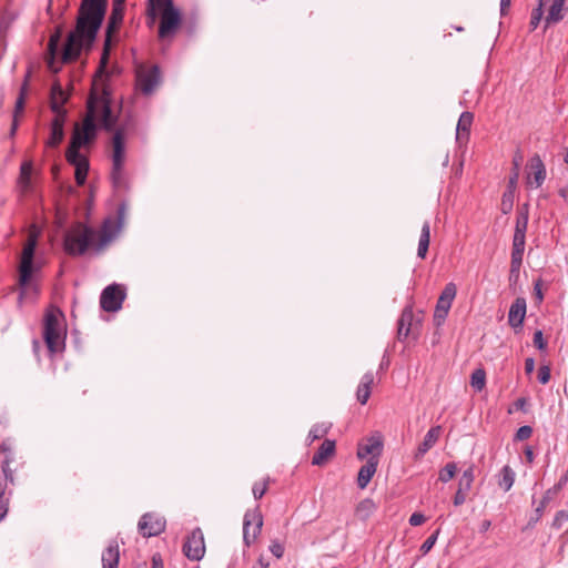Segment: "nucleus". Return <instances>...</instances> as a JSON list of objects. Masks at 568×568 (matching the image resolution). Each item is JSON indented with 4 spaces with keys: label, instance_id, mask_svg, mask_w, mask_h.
I'll return each mask as SVG.
<instances>
[{
    "label": "nucleus",
    "instance_id": "f257e3e1",
    "mask_svg": "<svg viewBox=\"0 0 568 568\" xmlns=\"http://www.w3.org/2000/svg\"><path fill=\"white\" fill-rule=\"evenodd\" d=\"M94 81L93 90L91 91L87 102V113L82 121V125H75L70 145L67 149V161L75 168V182L78 185H83L87 180L89 171V160L85 155L80 153V148L91 143L97 138L98 124L106 131L112 132L115 123H118V114L112 111L111 93L106 85L102 84L100 92Z\"/></svg>",
    "mask_w": 568,
    "mask_h": 568
},
{
    "label": "nucleus",
    "instance_id": "f03ea898",
    "mask_svg": "<svg viewBox=\"0 0 568 568\" xmlns=\"http://www.w3.org/2000/svg\"><path fill=\"white\" fill-rule=\"evenodd\" d=\"M109 0H81L75 28L71 31L63 47L64 63L78 60L83 49L90 50L104 21Z\"/></svg>",
    "mask_w": 568,
    "mask_h": 568
},
{
    "label": "nucleus",
    "instance_id": "7ed1b4c3",
    "mask_svg": "<svg viewBox=\"0 0 568 568\" xmlns=\"http://www.w3.org/2000/svg\"><path fill=\"white\" fill-rule=\"evenodd\" d=\"M42 336L51 357L64 351L65 329L63 314L58 307L52 306L45 312Z\"/></svg>",
    "mask_w": 568,
    "mask_h": 568
},
{
    "label": "nucleus",
    "instance_id": "20e7f679",
    "mask_svg": "<svg viewBox=\"0 0 568 568\" xmlns=\"http://www.w3.org/2000/svg\"><path fill=\"white\" fill-rule=\"evenodd\" d=\"M97 231L81 222L72 225L63 236V248L71 256L84 255L90 248L94 252Z\"/></svg>",
    "mask_w": 568,
    "mask_h": 568
},
{
    "label": "nucleus",
    "instance_id": "39448f33",
    "mask_svg": "<svg viewBox=\"0 0 568 568\" xmlns=\"http://www.w3.org/2000/svg\"><path fill=\"white\" fill-rule=\"evenodd\" d=\"M422 315H415L412 306H406L398 320L397 338L403 342L409 336L417 339L422 329Z\"/></svg>",
    "mask_w": 568,
    "mask_h": 568
},
{
    "label": "nucleus",
    "instance_id": "423d86ee",
    "mask_svg": "<svg viewBox=\"0 0 568 568\" xmlns=\"http://www.w3.org/2000/svg\"><path fill=\"white\" fill-rule=\"evenodd\" d=\"M263 527V516L260 508L248 509L243 519V541L250 546L261 534Z\"/></svg>",
    "mask_w": 568,
    "mask_h": 568
},
{
    "label": "nucleus",
    "instance_id": "0eeeda50",
    "mask_svg": "<svg viewBox=\"0 0 568 568\" xmlns=\"http://www.w3.org/2000/svg\"><path fill=\"white\" fill-rule=\"evenodd\" d=\"M457 294V287L454 283H448L445 285L443 292L440 293L435 312H434V323L438 327L440 326L452 307L453 301L455 300Z\"/></svg>",
    "mask_w": 568,
    "mask_h": 568
},
{
    "label": "nucleus",
    "instance_id": "6e6552de",
    "mask_svg": "<svg viewBox=\"0 0 568 568\" xmlns=\"http://www.w3.org/2000/svg\"><path fill=\"white\" fill-rule=\"evenodd\" d=\"M125 288L120 284L106 286L100 296L101 308L105 312H116L122 307L125 298Z\"/></svg>",
    "mask_w": 568,
    "mask_h": 568
},
{
    "label": "nucleus",
    "instance_id": "1a4fd4ad",
    "mask_svg": "<svg viewBox=\"0 0 568 568\" xmlns=\"http://www.w3.org/2000/svg\"><path fill=\"white\" fill-rule=\"evenodd\" d=\"M165 526L164 517L155 513L144 514L138 524L140 534L146 538L161 535L165 530Z\"/></svg>",
    "mask_w": 568,
    "mask_h": 568
},
{
    "label": "nucleus",
    "instance_id": "9d476101",
    "mask_svg": "<svg viewBox=\"0 0 568 568\" xmlns=\"http://www.w3.org/2000/svg\"><path fill=\"white\" fill-rule=\"evenodd\" d=\"M183 554L190 560H200L205 554L204 536L200 528H195L183 544Z\"/></svg>",
    "mask_w": 568,
    "mask_h": 568
},
{
    "label": "nucleus",
    "instance_id": "9b49d317",
    "mask_svg": "<svg viewBox=\"0 0 568 568\" xmlns=\"http://www.w3.org/2000/svg\"><path fill=\"white\" fill-rule=\"evenodd\" d=\"M160 68L158 65H152L150 69L140 65L136 70V81L139 88L145 95L151 94L155 90L160 83Z\"/></svg>",
    "mask_w": 568,
    "mask_h": 568
},
{
    "label": "nucleus",
    "instance_id": "f8f14e48",
    "mask_svg": "<svg viewBox=\"0 0 568 568\" xmlns=\"http://www.w3.org/2000/svg\"><path fill=\"white\" fill-rule=\"evenodd\" d=\"M10 459H6L0 465V521L3 520L9 511V499L6 497L8 481H13V474L9 467Z\"/></svg>",
    "mask_w": 568,
    "mask_h": 568
},
{
    "label": "nucleus",
    "instance_id": "ddd939ff",
    "mask_svg": "<svg viewBox=\"0 0 568 568\" xmlns=\"http://www.w3.org/2000/svg\"><path fill=\"white\" fill-rule=\"evenodd\" d=\"M181 24V14L176 8L166 9L161 13V23L159 28V37L168 38L175 33Z\"/></svg>",
    "mask_w": 568,
    "mask_h": 568
},
{
    "label": "nucleus",
    "instance_id": "4468645a",
    "mask_svg": "<svg viewBox=\"0 0 568 568\" xmlns=\"http://www.w3.org/2000/svg\"><path fill=\"white\" fill-rule=\"evenodd\" d=\"M383 446V436L379 433H375L374 435L366 438L365 442L358 444L357 457L359 459H364L369 456L379 460Z\"/></svg>",
    "mask_w": 568,
    "mask_h": 568
},
{
    "label": "nucleus",
    "instance_id": "2eb2a0df",
    "mask_svg": "<svg viewBox=\"0 0 568 568\" xmlns=\"http://www.w3.org/2000/svg\"><path fill=\"white\" fill-rule=\"evenodd\" d=\"M36 248L24 245L19 266V285L24 287L29 284L33 272V258Z\"/></svg>",
    "mask_w": 568,
    "mask_h": 568
},
{
    "label": "nucleus",
    "instance_id": "dca6fc26",
    "mask_svg": "<svg viewBox=\"0 0 568 568\" xmlns=\"http://www.w3.org/2000/svg\"><path fill=\"white\" fill-rule=\"evenodd\" d=\"M112 138V164L124 165L125 162V129L114 125Z\"/></svg>",
    "mask_w": 568,
    "mask_h": 568
},
{
    "label": "nucleus",
    "instance_id": "f3484780",
    "mask_svg": "<svg viewBox=\"0 0 568 568\" xmlns=\"http://www.w3.org/2000/svg\"><path fill=\"white\" fill-rule=\"evenodd\" d=\"M116 227L113 220L108 219L103 222L100 231L97 232L94 253H101L115 237Z\"/></svg>",
    "mask_w": 568,
    "mask_h": 568
},
{
    "label": "nucleus",
    "instance_id": "a211bd4d",
    "mask_svg": "<svg viewBox=\"0 0 568 568\" xmlns=\"http://www.w3.org/2000/svg\"><path fill=\"white\" fill-rule=\"evenodd\" d=\"M67 114H55L51 122L50 136L45 142L48 148H57L64 139V122Z\"/></svg>",
    "mask_w": 568,
    "mask_h": 568
},
{
    "label": "nucleus",
    "instance_id": "6ab92c4d",
    "mask_svg": "<svg viewBox=\"0 0 568 568\" xmlns=\"http://www.w3.org/2000/svg\"><path fill=\"white\" fill-rule=\"evenodd\" d=\"M440 435H442V426L437 425V426L432 427L425 435L423 442L418 445V447L414 454V459L420 460L424 457V455L430 448H433L435 446V444L439 439Z\"/></svg>",
    "mask_w": 568,
    "mask_h": 568
},
{
    "label": "nucleus",
    "instance_id": "aec40b11",
    "mask_svg": "<svg viewBox=\"0 0 568 568\" xmlns=\"http://www.w3.org/2000/svg\"><path fill=\"white\" fill-rule=\"evenodd\" d=\"M526 300L524 297H517L514 303L510 305L508 312V323L511 327L518 328L521 327L523 322L526 316Z\"/></svg>",
    "mask_w": 568,
    "mask_h": 568
},
{
    "label": "nucleus",
    "instance_id": "412c9836",
    "mask_svg": "<svg viewBox=\"0 0 568 568\" xmlns=\"http://www.w3.org/2000/svg\"><path fill=\"white\" fill-rule=\"evenodd\" d=\"M336 452V443L333 439H325L312 457V465H325Z\"/></svg>",
    "mask_w": 568,
    "mask_h": 568
},
{
    "label": "nucleus",
    "instance_id": "4be33fe9",
    "mask_svg": "<svg viewBox=\"0 0 568 568\" xmlns=\"http://www.w3.org/2000/svg\"><path fill=\"white\" fill-rule=\"evenodd\" d=\"M68 97L62 89L60 82H53L50 92V108L55 114H67L62 105L67 102Z\"/></svg>",
    "mask_w": 568,
    "mask_h": 568
},
{
    "label": "nucleus",
    "instance_id": "5701e85b",
    "mask_svg": "<svg viewBox=\"0 0 568 568\" xmlns=\"http://www.w3.org/2000/svg\"><path fill=\"white\" fill-rule=\"evenodd\" d=\"M378 466V459L375 457H369L365 465L359 468L357 475V486L361 489H365L369 484L371 479L375 475Z\"/></svg>",
    "mask_w": 568,
    "mask_h": 568
},
{
    "label": "nucleus",
    "instance_id": "b1692460",
    "mask_svg": "<svg viewBox=\"0 0 568 568\" xmlns=\"http://www.w3.org/2000/svg\"><path fill=\"white\" fill-rule=\"evenodd\" d=\"M529 169L531 172L529 173V176H528V183L529 184L532 183L530 180V176L532 175L534 183H535L536 187L541 186V184L544 183V181L546 179V168L538 154H535L529 160Z\"/></svg>",
    "mask_w": 568,
    "mask_h": 568
},
{
    "label": "nucleus",
    "instance_id": "393cba45",
    "mask_svg": "<svg viewBox=\"0 0 568 568\" xmlns=\"http://www.w3.org/2000/svg\"><path fill=\"white\" fill-rule=\"evenodd\" d=\"M473 120L474 114L469 111H465L460 114L456 128V140L458 143L468 141Z\"/></svg>",
    "mask_w": 568,
    "mask_h": 568
},
{
    "label": "nucleus",
    "instance_id": "a878e982",
    "mask_svg": "<svg viewBox=\"0 0 568 568\" xmlns=\"http://www.w3.org/2000/svg\"><path fill=\"white\" fill-rule=\"evenodd\" d=\"M123 16H124V4L118 6L116 3L113 2L112 11H111V14L108 20L105 38L112 39L113 32H115L120 28V26L123 21Z\"/></svg>",
    "mask_w": 568,
    "mask_h": 568
},
{
    "label": "nucleus",
    "instance_id": "bb28decb",
    "mask_svg": "<svg viewBox=\"0 0 568 568\" xmlns=\"http://www.w3.org/2000/svg\"><path fill=\"white\" fill-rule=\"evenodd\" d=\"M565 4V1H552L547 16L545 17V29H547L549 26L557 24L564 19L565 11L567 10Z\"/></svg>",
    "mask_w": 568,
    "mask_h": 568
},
{
    "label": "nucleus",
    "instance_id": "cd10ccee",
    "mask_svg": "<svg viewBox=\"0 0 568 568\" xmlns=\"http://www.w3.org/2000/svg\"><path fill=\"white\" fill-rule=\"evenodd\" d=\"M120 560L119 545L116 541H111L105 550L102 552L103 568H118Z\"/></svg>",
    "mask_w": 568,
    "mask_h": 568
},
{
    "label": "nucleus",
    "instance_id": "c85d7f7f",
    "mask_svg": "<svg viewBox=\"0 0 568 568\" xmlns=\"http://www.w3.org/2000/svg\"><path fill=\"white\" fill-rule=\"evenodd\" d=\"M373 383H374L373 373L367 372L366 374H364V376L362 377V381L357 387V392H356L357 400L362 405L367 403V400L371 396V389H372Z\"/></svg>",
    "mask_w": 568,
    "mask_h": 568
},
{
    "label": "nucleus",
    "instance_id": "c756f323",
    "mask_svg": "<svg viewBox=\"0 0 568 568\" xmlns=\"http://www.w3.org/2000/svg\"><path fill=\"white\" fill-rule=\"evenodd\" d=\"M111 181L116 191L129 190V182L124 172V165L112 164Z\"/></svg>",
    "mask_w": 568,
    "mask_h": 568
},
{
    "label": "nucleus",
    "instance_id": "7c9ffc66",
    "mask_svg": "<svg viewBox=\"0 0 568 568\" xmlns=\"http://www.w3.org/2000/svg\"><path fill=\"white\" fill-rule=\"evenodd\" d=\"M429 241H430V224L428 221H425L422 226L419 241H418L417 256L419 258L424 260L426 257L428 247H429Z\"/></svg>",
    "mask_w": 568,
    "mask_h": 568
},
{
    "label": "nucleus",
    "instance_id": "2f4dec72",
    "mask_svg": "<svg viewBox=\"0 0 568 568\" xmlns=\"http://www.w3.org/2000/svg\"><path fill=\"white\" fill-rule=\"evenodd\" d=\"M529 220V205L525 203L517 212L515 234L526 235Z\"/></svg>",
    "mask_w": 568,
    "mask_h": 568
},
{
    "label": "nucleus",
    "instance_id": "473e14b6",
    "mask_svg": "<svg viewBox=\"0 0 568 568\" xmlns=\"http://www.w3.org/2000/svg\"><path fill=\"white\" fill-rule=\"evenodd\" d=\"M375 509L376 504L374 500L371 498H365L356 506L355 514L361 520H366L371 517Z\"/></svg>",
    "mask_w": 568,
    "mask_h": 568
},
{
    "label": "nucleus",
    "instance_id": "72a5a7b5",
    "mask_svg": "<svg viewBox=\"0 0 568 568\" xmlns=\"http://www.w3.org/2000/svg\"><path fill=\"white\" fill-rule=\"evenodd\" d=\"M515 481V471L511 469L510 466L506 465L503 467L500 471V478L498 481V485L500 488H503L505 491H508Z\"/></svg>",
    "mask_w": 568,
    "mask_h": 568
},
{
    "label": "nucleus",
    "instance_id": "f704fd0d",
    "mask_svg": "<svg viewBox=\"0 0 568 568\" xmlns=\"http://www.w3.org/2000/svg\"><path fill=\"white\" fill-rule=\"evenodd\" d=\"M556 493L552 491V489H548L545 495L542 496V499L539 504V506L535 509V517H531L530 520H529V525L531 524H536L542 516L544 514V510L546 508V506L549 504V501L552 499V496L555 495Z\"/></svg>",
    "mask_w": 568,
    "mask_h": 568
},
{
    "label": "nucleus",
    "instance_id": "c9c22d12",
    "mask_svg": "<svg viewBox=\"0 0 568 568\" xmlns=\"http://www.w3.org/2000/svg\"><path fill=\"white\" fill-rule=\"evenodd\" d=\"M470 385L476 392H481L486 385V372L483 368H477L470 376Z\"/></svg>",
    "mask_w": 568,
    "mask_h": 568
},
{
    "label": "nucleus",
    "instance_id": "e433bc0d",
    "mask_svg": "<svg viewBox=\"0 0 568 568\" xmlns=\"http://www.w3.org/2000/svg\"><path fill=\"white\" fill-rule=\"evenodd\" d=\"M31 173H32V163L30 161L23 162L20 168L19 182L24 190H27L30 186Z\"/></svg>",
    "mask_w": 568,
    "mask_h": 568
},
{
    "label": "nucleus",
    "instance_id": "4c0bfd02",
    "mask_svg": "<svg viewBox=\"0 0 568 568\" xmlns=\"http://www.w3.org/2000/svg\"><path fill=\"white\" fill-rule=\"evenodd\" d=\"M329 428H331V424H326V423H321V424L314 425L311 428L308 436H307V438L310 439V443H313V442L324 437L328 433Z\"/></svg>",
    "mask_w": 568,
    "mask_h": 568
},
{
    "label": "nucleus",
    "instance_id": "58836bf2",
    "mask_svg": "<svg viewBox=\"0 0 568 568\" xmlns=\"http://www.w3.org/2000/svg\"><path fill=\"white\" fill-rule=\"evenodd\" d=\"M525 243L526 235L514 233L511 256L523 257L525 251Z\"/></svg>",
    "mask_w": 568,
    "mask_h": 568
},
{
    "label": "nucleus",
    "instance_id": "ea45409f",
    "mask_svg": "<svg viewBox=\"0 0 568 568\" xmlns=\"http://www.w3.org/2000/svg\"><path fill=\"white\" fill-rule=\"evenodd\" d=\"M474 479H475L474 465H470L467 469L464 470V473L459 479L458 487L469 491L471 488V485L474 483Z\"/></svg>",
    "mask_w": 568,
    "mask_h": 568
},
{
    "label": "nucleus",
    "instance_id": "a19ab883",
    "mask_svg": "<svg viewBox=\"0 0 568 568\" xmlns=\"http://www.w3.org/2000/svg\"><path fill=\"white\" fill-rule=\"evenodd\" d=\"M110 47H111V39L105 38L104 45H103V52H102V55L100 59V65H99V70H98V74L100 77L104 75V73H105V68H106V64L109 61V55H110Z\"/></svg>",
    "mask_w": 568,
    "mask_h": 568
},
{
    "label": "nucleus",
    "instance_id": "79ce46f5",
    "mask_svg": "<svg viewBox=\"0 0 568 568\" xmlns=\"http://www.w3.org/2000/svg\"><path fill=\"white\" fill-rule=\"evenodd\" d=\"M523 263V257L511 256L510 261V271H509V282L517 283L519 278V271Z\"/></svg>",
    "mask_w": 568,
    "mask_h": 568
},
{
    "label": "nucleus",
    "instance_id": "37998d69",
    "mask_svg": "<svg viewBox=\"0 0 568 568\" xmlns=\"http://www.w3.org/2000/svg\"><path fill=\"white\" fill-rule=\"evenodd\" d=\"M457 471V465L455 463H448L446 466L439 471L438 479L443 483H448L452 480Z\"/></svg>",
    "mask_w": 568,
    "mask_h": 568
},
{
    "label": "nucleus",
    "instance_id": "c03bdc74",
    "mask_svg": "<svg viewBox=\"0 0 568 568\" xmlns=\"http://www.w3.org/2000/svg\"><path fill=\"white\" fill-rule=\"evenodd\" d=\"M542 16H544V0H539L537 8H535L531 12V18H530V22H529L531 30H535L538 27V24L540 23V21L542 19Z\"/></svg>",
    "mask_w": 568,
    "mask_h": 568
},
{
    "label": "nucleus",
    "instance_id": "a18cd8bd",
    "mask_svg": "<svg viewBox=\"0 0 568 568\" xmlns=\"http://www.w3.org/2000/svg\"><path fill=\"white\" fill-rule=\"evenodd\" d=\"M26 94H27V81L22 84L19 97L17 98L13 116L18 119L19 114H21L24 110L26 104Z\"/></svg>",
    "mask_w": 568,
    "mask_h": 568
},
{
    "label": "nucleus",
    "instance_id": "49530a36",
    "mask_svg": "<svg viewBox=\"0 0 568 568\" xmlns=\"http://www.w3.org/2000/svg\"><path fill=\"white\" fill-rule=\"evenodd\" d=\"M268 481L270 478H266L264 481L253 485L252 493L255 499H261L265 495L268 488Z\"/></svg>",
    "mask_w": 568,
    "mask_h": 568
},
{
    "label": "nucleus",
    "instance_id": "de8ad7c7",
    "mask_svg": "<svg viewBox=\"0 0 568 568\" xmlns=\"http://www.w3.org/2000/svg\"><path fill=\"white\" fill-rule=\"evenodd\" d=\"M439 530H436L434 534H432L420 546V551L423 555H426L436 544L437 537H438Z\"/></svg>",
    "mask_w": 568,
    "mask_h": 568
},
{
    "label": "nucleus",
    "instance_id": "09e8293b",
    "mask_svg": "<svg viewBox=\"0 0 568 568\" xmlns=\"http://www.w3.org/2000/svg\"><path fill=\"white\" fill-rule=\"evenodd\" d=\"M152 10L158 9L162 12H165L166 9L174 8L172 0H150Z\"/></svg>",
    "mask_w": 568,
    "mask_h": 568
},
{
    "label": "nucleus",
    "instance_id": "8fccbe9b",
    "mask_svg": "<svg viewBox=\"0 0 568 568\" xmlns=\"http://www.w3.org/2000/svg\"><path fill=\"white\" fill-rule=\"evenodd\" d=\"M513 209V191L505 192L503 195L501 211L507 214Z\"/></svg>",
    "mask_w": 568,
    "mask_h": 568
},
{
    "label": "nucleus",
    "instance_id": "3c124183",
    "mask_svg": "<svg viewBox=\"0 0 568 568\" xmlns=\"http://www.w3.org/2000/svg\"><path fill=\"white\" fill-rule=\"evenodd\" d=\"M538 381L541 384H547L550 379V367L548 365H541L538 369Z\"/></svg>",
    "mask_w": 568,
    "mask_h": 568
},
{
    "label": "nucleus",
    "instance_id": "603ef678",
    "mask_svg": "<svg viewBox=\"0 0 568 568\" xmlns=\"http://www.w3.org/2000/svg\"><path fill=\"white\" fill-rule=\"evenodd\" d=\"M568 520V511L559 510L552 521L555 528H561V526Z\"/></svg>",
    "mask_w": 568,
    "mask_h": 568
},
{
    "label": "nucleus",
    "instance_id": "864d4df0",
    "mask_svg": "<svg viewBox=\"0 0 568 568\" xmlns=\"http://www.w3.org/2000/svg\"><path fill=\"white\" fill-rule=\"evenodd\" d=\"M531 434L532 428L528 425H525L518 428L515 437L517 440H526L531 436Z\"/></svg>",
    "mask_w": 568,
    "mask_h": 568
},
{
    "label": "nucleus",
    "instance_id": "5fc2aeb1",
    "mask_svg": "<svg viewBox=\"0 0 568 568\" xmlns=\"http://www.w3.org/2000/svg\"><path fill=\"white\" fill-rule=\"evenodd\" d=\"M534 345L540 349V351H545L546 347H547V343L544 341V337H542V332L541 331H536L535 334H534Z\"/></svg>",
    "mask_w": 568,
    "mask_h": 568
},
{
    "label": "nucleus",
    "instance_id": "6e6d98bb",
    "mask_svg": "<svg viewBox=\"0 0 568 568\" xmlns=\"http://www.w3.org/2000/svg\"><path fill=\"white\" fill-rule=\"evenodd\" d=\"M270 551L276 557V558H282L283 555H284V547L281 542L278 541H272V544L270 545Z\"/></svg>",
    "mask_w": 568,
    "mask_h": 568
},
{
    "label": "nucleus",
    "instance_id": "4d7b16f0",
    "mask_svg": "<svg viewBox=\"0 0 568 568\" xmlns=\"http://www.w3.org/2000/svg\"><path fill=\"white\" fill-rule=\"evenodd\" d=\"M467 493H468V490L458 487V489L454 496V505L455 506L463 505L466 500Z\"/></svg>",
    "mask_w": 568,
    "mask_h": 568
},
{
    "label": "nucleus",
    "instance_id": "13d9d810",
    "mask_svg": "<svg viewBox=\"0 0 568 568\" xmlns=\"http://www.w3.org/2000/svg\"><path fill=\"white\" fill-rule=\"evenodd\" d=\"M425 520H426V517L420 513H414L409 517V524L412 526H419V525L424 524Z\"/></svg>",
    "mask_w": 568,
    "mask_h": 568
},
{
    "label": "nucleus",
    "instance_id": "bf43d9fd",
    "mask_svg": "<svg viewBox=\"0 0 568 568\" xmlns=\"http://www.w3.org/2000/svg\"><path fill=\"white\" fill-rule=\"evenodd\" d=\"M38 244V234L31 232L27 239V242L24 245L36 248Z\"/></svg>",
    "mask_w": 568,
    "mask_h": 568
},
{
    "label": "nucleus",
    "instance_id": "052dcab7",
    "mask_svg": "<svg viewBox=\"0 0 568 568\" xmlns=\"http://www.w3.org/2000/svg\"><path fill=\"white\" fill-rule=\"evenodd\" d=\"M518 176H519L518 171H514L513 174L509 176V183H508L509 191H514V189L516 187Z\"/></svg>",
    "mask_w": 568,
    "mask_h": 568
},
{
    "label": "nucleus",
    "instance_id": "680f3d73",
    "mask_svg": "<svg viewBox=\"0 0 568 568\" xmlns=\"http://www.w3.org/2000/svg\"><path fill=\"white\" fill-rule=\"evenodd\" d=\"M535 369V359L531 357L526 358L525 361V372L526 374H531Z\"/></svg>",
    "mask_w": 568,
    "mask_h": 568
},
{
    "label": "nucleus",
    "instance_id": "e2e57ef3",
    "mask_svg": "<svg viewBox=\"0 0 568 568\" xmlns=\"http://www.w3.org/2000/svg\"><path fill=\"white\" fill-rule=\"evenodd\" d=\"M534 292L538 301H542L544 295L541 292V280L536 281L534 285Z\"/></svg>",
    "mask_w": 568,
    "mask_h": 568
},
{
    "label": "nucleus",
    "instance_id": "0e129e2a",
    "mask_svg": "<svg viewBox=\"0 0 568 568\" xmlns=\"http://www.w3.org/2000/svg\"><path fill=\"white\" fill-rule=\"evenodd\" d=\"M152 568H164L162 558L159 554L152 557Z\"/></svg>",
    "mask_w": 568,
    "mask_h": 568
},
{
    "label": "nucleus",
    "instance_id": "69168bd1",
    "mask_svg": "<svg viewBox=\"0 0 568 568\" xmlns=\"http://www.w3.org/2000/svg\"><path fill=\"white\" fill-rule=\"evenodd\" d=\"M58 40H59V34L50 38L48 45H49V49H50L52 55L54 54V51L57 49Z\"/></svg>",
    "mask_w": 568,
    "mask_h": 568
},
{
    "label": "nucleus",
    "instance_id": "338daca9",
    "mask_svg": "<svg viewBox=\"0 0 568 568\" xmlns=\"http://www.w3.org/2000/svg\"><path fill=\"white\" fill-rule=\"evenodd\" d=\"M268 561H266L263 556H260V558L252 568H268Z\"/></svg>",
    "mask_w": 568,
    "mask_h": 568
},
{
    "label": "nucleus",
    "instance_id": "774afa93",
    "mask_svg": "<svg viewBox=\"0 0 568 568\" xmlns=\"http://www.w3.org/2000/svg\"><path fill=\"white\" fill-rule=\"evenodd\" d=\"M558 194L568 202V185H565L558 190Z\"/></svg>",
    "mask_w": 568,
    "mask_h": 568
}]
</instances>
